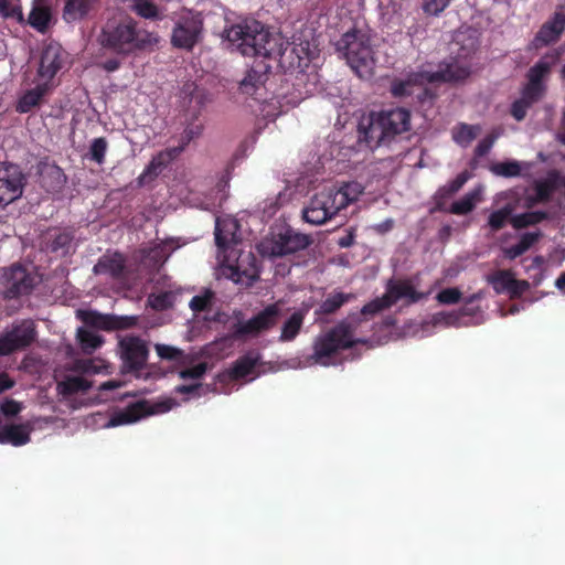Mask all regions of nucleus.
Wrapping results in <instances>:
<instances>
[{"instance_id": "nucleus-1", "label": "nucleus", "mask_w": 565, "mask_h": 565, "mask_svg": "<svg viewBox=\"0 0 565 565\" xmlns=\"http://www.w3.org/2000/svg\"><path fill=\"white\" fill-rule=\"evenodd\" d=\"M226 39L243 55L273 58L285 71L295 75L296 85L308 95L320 84L317 52L308 41L287 42L279 32H271L256 20H246L226 30Z\"/></svg>"}, {"instance_id": "nucleus-2", "label": "nucleus", "mask_w": 565, "mask_h": 565, "mask_svg": "<svg viewBox=\"0 0 565 565\" xmlns=\"http://www.w3.org/2000/svg\"><path fill=\"white\" fill-rule=\"evenodd\" d=\"M476 47L477 40L471 32H457L450 46L454 56L441 63L438 70L427 64L406 79L395 81L392 85L393 95L403 97L417 94L419 96L426 84L458 82L467 78L471 73L470 58Z\"/></svg>"}, {"instance_id": "nucleus-3", "label": "nucleus", "mask_w": 565, "mask_h": 565, "mask_svg": "<svg viewBox=\"0 0 565 565\" xmlns=\"http://www.w3.org/2000/svg\"><path fill=\"white\" fill-rule=\"evenodd\" d=\"M362 193L363 186L359 182L324 185L310 198L302 210V218L310 225H322L358 201Z\"/></svg>"}, {"instance_id": "nucleus-4", "label": "nucleus", "mask_w": 565, "mask_h": 565, "mask_svg": "<svg viewBox=\"0 0 565 565\" xmlns=\"http://www.w3.org/2000/svg\"><path fill=\"white\" fill-rule=\"evenodd\" d=\"M98 42L103 47L127 55L152 46L158 42V39L153 33L138 29L131 20H125L118 23L106 24L98 38Z\"/></svg>"}, {"instance_id": "nucleus-5", "label": "nucleus", "mask_w": 565, "mask_h": 565, "mask_svg": "<svg viewBox=\"0 0 565 565\" xmlns=\"http://www.w3.org/2000/svg\"><path fill=\"white\" fill-rule=\"evenodd\" d=\"M337 46L359 77L365 79L372 77L376 61L369 33L361 30L347 32L339 40Z\"/></svg>"}, {"instance_id": "nucleus-6", "label": "nucleus", "mask_w": 565, "mask_h": 565, "mask_svg": "<svg viewBox=\"0 0 565 565\" xmlns=\"http://www.w3.org/2000/svg\"><path fill=\"white\" fill-rule=\"evenodd\" d=\"M561 53V49L547 52L529 70V83L523 88L521 97L511 107V114L518 121L524 119L529 107L542 96L544 92L543 79L547 76L552 66L558 62Z\"/></svg>"}, {"instance_id": "nucleus-7", "label": "nucleus", "mask_w": 565, "mask_h": 565, "mask_svg": "<svg viewBox=\"0 0 565 565\" xmlns=\"http://www.w3.org/2000/svg\"><path fill=\"white\" fill-rule=\"evenodd\" d=\"M354 327L350 322H341L329 332L319 335L313 344L311 359L322 366L332 365L334 354L354 343L361 342L354 338Z\"/></svg>"}, {"instance_id": "nucleus-8", "label": "nucleus", "mask_w": 565, "mask_h": 565, "mask_svg": "<svg viewBox=\"0 0 565 565\" xmlns=\"http://www.w3.org/2000/svg\"><path fill=\"white\" fill-rule=\"evenodd\" d=\"M223 273L236 284L250 285L258 277L256 257L252 252L234 247L225 253H217Z\"/></svg>"}, {"instance_id": "nucleus-9", "label": "nucleus", "mask_w": 565, "mask_h": 565, "mask_svg": "<svg viewBox=\"0 0 565 565\" xmlns=\"http://www.w3.org/2000/svg\"><path fill=\"white\" fill-rule=\"evenodd\" d=\"M179 404L171 397H161L154 402L140 401L128 407L115 412L103 425L104 428H111L122 425H131L150 415L164 414Z\"/></svg>"}, {"instance_id": "nucleus-10", "label": "nucleus", "mask_w": 565, "mask_h": 565, "mask_svg": "<svg viewBox=\"0 0 565 565\" xmlns=\"http://www.w3.org/2000/svg\"><path fill=\"white\" fill-rule=\"evenodd\" d=\"M308 244L309 239L306 235L284 228L263 239L258 245V252L263 256L276 257L305 248Z\"/></svg>"}, {"instance_id": "nucleus-11", "label": "nucleus", "mask_w": 565, "mask_h": 565, "mask_svg": "<svg viewBox=\"0 0 565 565\" xmlns=\"http://www.w3.org/2000/svg\"><path fill=\"white\" fill-rule=\"evenodd\" d=\"M308 244L309 239L306 235L284 228L263 239L258 245V252L263 256L276 257L305 248Z\"/></svg>"}, {"instance_id": "nucleus-12", "label": "nucleus", "mask_w": 565, "mask_h": 565, "mask_svg": "<svg viewBox=\"0 0 565 565\" xmlns=\"http://www.w3.org/2000/svg\"><path fill=\"white\" fill-rule=\"evenodd\" d=\"M429 294L430 290H428L426 294L418 292L412 281H397L391 284L387 287V291L383 297L377 298L371 301L370 303L365 305L362 309V313H375L384 308L392 306L393 303L401 299H406L409 302H416Z\"/></svg>"}, {"instance_id": "nucleus-13", "label": "nucleus", "mask_w": 565, "mask_h": 565, "mask_svg": "<svg viewBox=\"0 0 565 565\" xmlns=\"http://www.w3.org/2000/svg\"><path fill=\"white\" fill-rule=\"evenodd\" d=\"M466 315L467 312L463 310L435 313L429 320L422 323L409 322L406 324L404 335L424 338L434 333L438 328L467 326L468 323L463 321Z\"/></svg>"}, {"instance_id": "nucleus-14", "label": "nucleus", "mask_w": 565, "mask_h": 565, "mask_svg": "<svg viewBox=\"0 0 565 565\" xmlns=\"http://www.w3.org/2000/svg\"><path fill=\"white\" fill-rule=\"evenodd\" d=\"M279 317V305L268 306L256 317L243 321L236 316L230 324L231 333L234 338L254 337L259 332L274 326Z\"/></svg>"}, {"instance_id": "nucleus-15", "label": "nucleus", "mask_w": 565, "mask_h": 565, "mask_svg": "<svg viewBox=\"0 0 565 565\" xmlns=\"http://www.w3.org/2000/svg\"><path fill=\"white\" fill-rule=\"evenodd\" d=\"M66 61V53L56 42H50L44 45L38 68L36 78L53 84V78L62 70Z\"/></svg>"}, {"instance_id": "nucleus-16", "label": "nucleus", "mask_w": 565, "mask_h": 565, "mask_svg": "<svg viewBox=\"0 0 565 565\" xmlns=\"http://www.w3.org/2000/svg\"><path fill=\"white\" fill-rule=\"evenodd\" d=\"M34 337V323L30 320L12 326L0 335V355H8L29 345Z\"/></svg>"}, {"instance_id": "nucleus-17", "label": "nucleus", "mask_w": 565, "mask_h": 565, "mask_svg": "<svg viewBox=\"0 0 565 565\" xmlns=\"http://www.w3.org/2000/svg\"><path fill=\"white\" fill-rule=\"evenodd\" d=\"M23 192V174L14 164L0 163V205L18 200Z\"/></svg>"}, {"instance_id": "nucleus-18", "label": "nucleus", "mask_w": 565, "mask_h": 565, "mask_svg": "<svg viewBox=\"0 0 565 565\" xmlns=\"http://www.w3.org/2000/svg\"><path fill=\"white\" fill-rule=\"evenodd\" d=\"M4 296L14 298L29 294L35 286L38 278L23 267H12L3 274Z\"/></svg>"}, {"instance_id": "nucleus-19", "label": "nucleus", "mask_w": 565, "mask_h": 565, "mask_svg": "<svg viewBox=\"0 0 565 565\" xmlns=\"http://www.w3.org/2000/svg\"><path fill=\"white\" fill-rule=\"evenodd\" d=\"M215 243L217 253H225L237 247L241 243L237 221L230 216H218L215 220Z\"/></svg>"}, {"instance_id": "nucleus-20", "label": "nucleus", "mask_w": 565, "mask_h": 565, "mask_svg": "<svg viewBox=\"0 0 565 565\" xmlns=\"http://www.w3.org/2000/svg\"><path fill=\"white\" fill-rule=\"evenodd\" d=\"M120 358L130 370L140 369L148 359L147 343L137 337H125L119 341Z\"/></svg>"}, {"instance_id": "nucleus-21", "label": "nucleus", "mask_w": 565, "mask_h": 565, "mask_svg": "<svg viewBox=\"0 0 565 565\" xmlns=\"http://www.w3.org/2000/svg\"><path fill=\"white\" fill-rule=\"evenodd\" d=\"M201 31V20L198 15L188 13L178 22L172 34V43L178 47L191 49L198 41Z\"/></svg>"}, {"instance_id": "nucleus-22", "label": "nucleus", "mask_w": 565, "mask_h": 565, "mask_svg": "<svg viewBox=\"0 0 565 565\" xmlns=\"http://www.w3.org/2000/svg\"><path fill=\"white\" fill-rule=\"evenodd\" d=\"M390 138L377 115H372L361 121L359 126V145L369 149L379 147L385 139Z\"/></svg>"}, {"instance_id": "nucleus-23", "label": "nucleus", "mask_w": 565, "mask_h": 565, "mask_svg": "<svg viewBox=\"0 0 565 565\" xmlns=\"http://www.w3.org/2000/svg\"><path fill=\"white\" fill-rule=\"evenodd\" d=\"M498 294L507 292L510 297H519L524 294L530 284L526 280H518L510 270H499L488 278Z\"/></svg>"}, {"instance_id": "nucleus-24", "label": "nucleus", "mask_w": 565, "mask_h": 565, "mask_svg": "<svg viewBox=\"0 0 565 565\" xmlns=\"http://www.w3.org/2000/svg\"><path fill=\"white\" fill-rule=\"evenodd\" d=\"M564 29L565 15L562 12H555L554 15L541 26L531 46L541 49L557 41Z\"/></svg>"}, {"instance_id": "nucleus-25", "label": "nucleus", "mask_w": 565, "mask_h": 565, "mask_svg": "<svg viewBox=\"0 0 565 565\" xmlns=\"http://www.w3.org/2000/svg\"><path fill=\"white\" fill-rule=\"evenodd\" d=\"M207 370L206 363L200 362L191 367L183 369L179 372L182 380L198 381L200 380ZM205 388L196 382L191 384H183L175 387V392L185 395L184 401H190L200 397Z\"/></svg>"}, {"instance_id": "nucleus-26", "label": "nucleus", "mask_w": 565, "mask_h": 565, "mask_svg": "<svg viewBox=\"0 0 565 565\" xmlns=\"http://www.w3.org/2000/svg\"><path fill=\"white\" fill-rule=\"evenodd\" d=\"M181 151L182 148L173 147L159 152L138 178L139 183L146 184L153 180Z\"/></svg>"}, {"instance_id": "nucleus-27", "label": "nucleus", "mask_w": 565, "mask_h": 565, "mask_svg": "<svg viewBox=\"0 0 565 565\" xmlns=\"http://www.w3.org/2000/svg\"><path fill=\"white\" fill-rule=\"evenodd\" d=\"M390 137L402 134L409 128L411 115L404 108H396L377 114Z\"/></svg>"}, {"instance_id": "nucleus-28", "label": "nucleus", "mask_w": 565, "mask_h": 565, "mask_svg": "<svg viewBox=\"0 0 565 565\" xmlns=\"http://www.w3.org/2000/svg\"><path fill=\"white\" fill-rule=\"evenodd\" d=\"M173 239L162 241L154 244L149 249H143L141 262L145 266L154 268L162 265L170 256V254L180 245L172 246Z\"/></svg>"}, {"instance_id": "nucleus-29", "label": "nucleus", "mask_w": 565, "mask_h": 565, "mask_svg": "<svg viewBox=\"0 0 565 565\" xmlns=\"http://www.w3.org/2000/svg\"><path fill=\"white\" fill-rule=\"evenodd\" d=\"M53 84H46L36 78L35 86L28 89L19 99L17 110L19 113H28L39 106L42 98L53 88Z\"/></svg>"}, {"instance_id": "nucleus-30", "label": "nucleus", "mask_w": 565, "mask_h": 565, "mask_svg": "<svg viewBox=\"0 0 565 565\" xmlns=\"http://www.w3.org/2000/svg\"><path fill=\"white\" fill-rule=\"evenodd\" d=\"M32 426L30 424L4 425L0 428V444L20 447L30 441Z\"/></svg>"}, {"instance_id": "nucleus-31", "label": "nucleus", "mask_w": 565, "mask_h": 565, "mask_svg": "<svg viewBox=\"0 0 565 565\" xmlns=\"http://www.w3.org/2000/svg\"><path fill=\"white\" fill-rule=\"evenodd\" d=\"M78 316L87 326L102 330L124 327L122 319L109 315H100L96 311H78Z\"/></svg>"}, {"instance_id": "nucleus-32", "label": "nucleus", "mask_w": 565, "mask_h": 565, "mask_svg": "<svg viewBox=\"0 0 565 565\" xmlns=\"http://www.w3.org/2000/svg\"><path fill=\"white\" fill-rule=\"evenodd\" d=\"M124 257L118 253L105 254L94 266V273L118 277L124 270Z\"/></svg>"}, {"instance_id": "nucleus-33", "label": "nucleus", "mask_w": 565, "mask_h": 565, "mask_svg": "<svg viewBox=\"0 0 565 565\" xmlns=\"http://www.w3.org/2000/svg\"><path fill=\"white\" fill-rule=\"evenodd\" d=\"M97 0H67L63 17L67 22L83 19Z\"/></svg>"}, {"instance_id": "nucleus-34", "label": "nucleus", "mask_w": 565, "mask_h": 565, "mask_svg": "<svg viewBox=\"0 0 565 565\" xmlns=\"http://www.w3.org/2000/svg\"><path fill=\"white\" fill-rule=\"evenodd\" d=\"M83 374H70L64 377V380L58 381L57 383V392L61 395H71L77 392H85L88 390L90 384L83 379Z\"/></svg>"}, {"instance_id": "nucleus-35", "label": "nucleus", "mask_w": 565, "mask_h": 565, "mask_svg": "<svg viewBox=\"0 0 565 565\" xmlns=\"http://www.w3.org/2000/svg\"><path fill=\"white\" fill-rule=\"evenodd\" d=\"M270 68L269 65L265 66V71H257L253 68L249 71L246 76L242 79L239 88L242 93L246 95H255L258 89L264 85L266 79V72Z\"/></svg>"}, {"instance_id": "nucleus-36", "label": "nucleus", "mask_w": 565, "mask_h": 565, "mask_svg": "<svg viewBox=\"0 0 565 565\" xmlns=\"http://www.w3.org/2000/svg\"><path fill=\"white\" fill-rule=\"evenodd\" d=\"M537 238L539 233H524L515 245L502 247L503 255L509 259H514L527 252Z\"/></svg>"}, {"instance_id": "nucleus-37", "label": "nucleus", "mask_w": 565, "mask_h": 565, "mask_svg": "<svg viewBox=\"0 0 565 565\" xmlns=\"http://www.w3.org/2000/svg\"><path fill=\"white\" fill-rule=\"evenodd\" d=\"M483 188L481 185L468 192L463 198L456 201L451 205V212L455 214H466L475 209L481 201Z\"/></svg>"}, {"instance_id": "nucleus-38", "label": "nucleus", "mask_w": 565, "mask_h": 565, "mask_svg": "<svg viewBox=\"0 0 565 565\" xmlns=\"http://www.w3.org/2000/svg\"><path fill=\"white\" fill-rule=\"evenodd\" d=\"M480 131L481 128L478 125L459 124L452 128L451 135L457 145L468 147L472 140L477 138Z\"/></svg>"}, {"instance_id": "nucleus-39", "label": "nucleus", "mask_w": 565, "mask_h": 565, "mask_svg": "<svg viewBox=\"0 0 565 565\" xmlns=\"http://www.w3.org/2000/svg\"><path fill=\"white\" fill-rule=\"evenodd\" d=\"M258 360L259 356L257 353L246 354L235 363L230 372V377L238 380L252 375Z\"/></svg>"}, {"instance_id": "nucleus-40", "label": "nucleus", "mask_w": 565, "mask_h": 565, "mask_svg": "<svg viewBox=\"0 0 565 565\" xmlns=\"http://www.w3.org/2000/svg\"><path fill=\"white\" fill-rule=\"evenodd\" d=\"M29 23L31 26L40 32H45L51 23V11L38 0L29 15Z\"/></svg>"}, {"instance_id": "nucleus-41", "label": "nucleus", "mask_w": 565, "mask_h": 565, "mask_svg": "<svg viewBox=\"0 0 565 565\" xmlns=\"http://www.w3.org/2000/svg\"><path fill=\"white\" fill-rule=\"evenodd\" d=\"M108 367L109 365L105 360L97 358L75 361L72 371L79 374H98L108 372Z\"/></svg>"}, {"instance_id": "nucleus-42", "label": "nucleus", "mask_w": 565, "mask_h": 565, "mask_svg": "<svg viewBox=\"0 0 565 565\" xmlns=\"http://www.w3.org/2000/svg\"><path fill=\"white\" fill-rule=\"evenodd\" d=\"M77 339L85 353H92L104 343V339L95 331L88 328H79L77 330Z\"/></svg>"}, {"instance_id": "nucleus-43", "label": "nucleus", "mask_w": 565, "mask_h": 565, "mask_svg": "<svg viewBox=\"0 0 565 565\" xmlns=\"http://www.w3.org/2000/svg\"><path fill=\"white\" fill-rule=\"evenodd\" d=\"M127 8L145 19H153L159 15V9L151 0H122Z\"/></svg>"}, {"instance_id": "nucleus-44", "label": "nucleus", "mask_w": 565, "mask_h": 565, "mask_svg": "<svg viewBox=\"0 0 565 565\" xmlns=\"http://www.w3.org/2000/svg\"><path fill=\"white\" fill-rule=\"evenodd\" d=\"M515 211V206L511 203H507L499 210L490 213L488 218V224L492 231L501 230L508 221L511 222V217L513 212Z\"/></svg>"}, {"instance_id": "nucleus-45", "label": "nucleus", "mask_w": 565, "mask_h": 565, "mask_svg": "<svg viewBox=\"0 0 565 565\" xmlns=\"http://www.w3.org/2000/svg\"><path fill=\"white\" fill-rule=\"evenodd\" d=\"M307 311H298L291 315V317L284 323L280 340L281 341H290L295 339V337L298 334L303 318Z\"/></svg>"}, {"instance_id": "nucleus-46", "label": "nucleus", "mask_w": 565, "mask_h": 565, "mask_svg": "<svg viewBox=\"0 0 565 565\" xmlns=\"http://www.w3.org/2000/svg\"><path fill=\"white\" fill-rule=\"evenodd\" d=\"M523 163L519 161H504L492 164L491 171L500 177H516L522 172Z\"/></svg>"}, {"instance_id": "nucleus-47", "label": "nucleus", "mask_w": 565, "mask_h": 565, "mask_svg": "<svg viewBox=\"0 0 565 565\" xmlns=\"http://www.w3.org/2000/svg\"><path fill=\"white\" fill-rule=\"evenodd\" d=\"M178 295L173 291H163L158 295H151L148 299L149 305L156 310L170 308L177 300Z\"/></svg>"}, {"instance_id": "nucleus-48", "label": "nucleus", "mask_w": 565, "mask_h": 565, "mask_svg": "<svg viewBox=\"0 0 565 565\" xmlns=\"http://www.w3.org/2000/svg\"><path fill=\"white\" fill-rule=\"evenodd\" d=\"M351 298V295L337 292L329 296L320 306V311L323 313H331L340 308L344 302Z\"/></svg>"}, {"instance_id": "nucleus-49", "label": "nucleus", "mask_w": 565, "mask_h": 565, "mask_svg": "<svg viewBox=\"0 0 565 565\" xmlns=\"http://www.w3.org/2000/svg\"><path fill=\"white\" fill-rule=\"evenodd\" d=\"M532 191L534 192V195L529 194L527 199H526L529 205H532L536 202H541V201H544L545 199H547L552 191V186L547 181L537 182L533 186Z\"/></svg>"}, {"instance_id": "nucleus-50", "label": "nucleus", "mask_w": 565, "mask_h": 565, "mask_svg": "<svg viewBox=\"0 0 565 565\" xmlns=\"http://www.w3.org/2000/svg\"><path fill=\"white\" fill-rule=\"evenodd\" d=\"M107 147L108 145L105 138L100 137L94 139L89 146L90 159L99 164L103 163L107 151Z\"/></svg>"}, {"instance_id": "nucleus-51", "label": "nucleus", "mask_w": 565, "mask_h": 565, "mask_svg": "<svg viewBox=\"0 0 565 565\" xmlns=\"http://www.w3.org/2000/svg\"><path fill=\"white\" fill-rule=\"evenodd\" d=\"M542 214L536 212H527L519 215H512L511 224L514 228H522L541 221Z\"/></svg>"}, {"instance_id": "nucleus-52", "label": "nucleus", "mask_w": 565, "mask_h": 565, "mask_svg": "<svg viewBox=\"0 0 565 565\" xmlns=\"http://www.w3.org/2000/svg\"><path fill=\"white\" fill-rule=\"evenodd\" d=\"M0 13L4 18H10L19 22L23 21L21 8L13 4L10 0H0Z\"/></svg>"}, {"instance_id": "nucleus-53", "label": "nucleus", "mask_w": 565, "mask_h": 565, "mask_svg": "<svg viewBox=\"0 0 565 565\" xmlns=\"http://www.w3.org/2000/svg\"><path fill=\"white\" fill-rule=\"evenodd\" d=\"M461 298V292L457 288H446L438 292L436 299L443 305L457 303Z\"/></svg>"}, {"instance_id": "nucleus-54", "label": "nucleus", "mask_w": 565, "mask_h": 565, "mask_svg": "<svg viewBox=\"0 0 565 565\" xmlns=\"http://www.w3.org/2000/svg\"><path fill=\"white\" fill-rule=\"evenodd\" d=\"M451 2V0H425L423 9L426 13L437 15L443 12Z\"/></svg>"}, {"instance_id": "nucleus-55", "label": "nucleus", "mask_w": 565, "mask_h": 565, "mask_svg": "<svg viewBox=\"0 0 565 565\" xmlns=\"http://www.w3.org/2000/svg\"><path fill=\"white\" fill-rule=\"evenodd\" d=\"M156 351L161 359L177 360L181 355V351L174 347L167 344H156Z\"/></svg>"}, {"instance_id": "nucleus-56", "label": "nucleus", "mask_w": 565, "mask_h": 565, "mask_svg": "<svg viewBox=\"0 0 565 565\" xmlns=\"http://www.w3.org/2000/svg\"><path fill=\"white\" fill-rule=\"evenodd\" d=\"M212 298V294L210 291H205L203 295L195 296L190 301V308L193 311H201L205 309Z\"/></svg>"}, {"instance_id": "nucleus-57", "label": "nucleus", "mask_w": 565, "mask_h": 565, "mask_svg": "<svg viewBox=\"0 0 565 565\" xmlns=\"http://www.w3.org/2000/svg\"><path fill=\"white\" fill-rule=\"evenodd\" d=\"M498 136H499L498 134H494V135L488 136V137L483 138L482 140H480L475 150L476 156L483 157L484 154H487L490 151V149L492 148Z\"/></svg>"}, {"instance_id": "nucleus-58", "label": "nucleus", "mask_w": 565, "mask_h": 565, "mask_svg": "<svg viewBox=\"0 0 565 565\" xmlns=\"http://www.w3.org/2000/svg\"><path fill=\"white\" fill-rule=\"evenodd\" d=\"M22 409L21 407V404L15 402V401H12V399H8V401H4L0 404V411L2 412V414H4L6 416H14L17 415L20 411Z\"/></svg>"}, {"instance_id": "nucleus-59", "label": "nucleus", "mask_w": 565, "mask_h": 565, "mask_svg": "<svg viewBox=\"0 0 565 565\" xmlns=\"http://www.w3.org/2000/svg\"><path fill=\"white\" fill-rule=\"evenodd\" d=\"M72 243V237L68 233H62L60 234L55 241L53 242V249L57 250L60 248H65L66 252L70 250Z\"/></svg>"}, {"instance_id": "nucleus-60", "label": "nucleus", "mask_w": 565, "mask_h": 565, "mask_svg": "<svg viewBox=\"0 0 565 565\" xmlns=\"http://www.w3.org/2000/svg\"><path fill=\"white\" fill-rule=\"evenodd\" d=\"M469 179V175L467 173L459 174L445 190L449 194H452L457 192Z\"/></svg>"}, {"instance_id": "nucleus-61", "label": "nucleus", "mask_w": 565, "mask_h": 565, "mask_svg": "<svg viewBox=\"0 0 565 565\" xmlns=\"http://www.w3.org/2000/svg\"><path fill=\"white\" fill-rule=\"evenodd\" d=\"M100 66L107 72H115L120 67V60L109 58L100 64Z\"/></svg>"}, {"instance_id": "nucleus-62", "label": "nucleus", "mask_w": 565, "mask_h": 565, "mask_svg": "<svg viewBox=\"0 0 565 565\" xmlns=\"http://www.w3.org/2000/svg\"><path fill=\"white\" fill-rule=\"evenodd\" d=\"M393 220L387 218L382 223L375 224L373 228L379 233H386L393 227Z\"/></svg>"}, {"instance_id": "nucleus-63", "label": "nucleus", "mask_w": 565, "mask_h": 565, "mask_svg": "<svg viewBox=\"0 0 565 565\" xmlns=\"http://www.w3.org/2000/svg\"><path fill=\"white\" fill-rule=\"evenodd\" d=\"M121 386H122V382L116 381V380H110V381L103 383L99 388L102 392H106V391L119 388Z\"/></svg>"}, {"instance_id": "nucleus-64", "label": "nucleus", "mask_w": 565, "mask_h": 565, "mask_svg": "<svg viewBox=\"0 0 565 565\" xmlns=\"http://www.w3.org/2000/svg\"><path fill=\"white\" fill-rule=\"evenodd\" d=\"M12 385H13V381H11L8 375H6V374L0 375V393L6 390H9L10 387H12Z\"/></svg>"}]
</instances>
